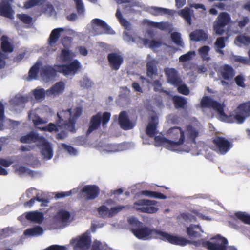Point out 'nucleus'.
<instances>
[{
    "label": "nucleus",
    "mask_w": 250,
    "mask_h": 250,
    "mask_svg": "<svg viewBox=\"0 0 250 250\" xmlns=\"http://www.w3.org/2000/svg\"><path fill=\"white\" fill-rule=\"evenodd\" d=\"M111 149H107L106 150L109 152H116L123 151L125 149L123 144L112 145Z\"/></svg>",
    "instance_id": "603ef678"
},
{
    "label": "nucleus",
    "mask_w": 250,
    "mask_h": 250,
    "mask_svg": "<svg viewBox=\"0 0 250 250\" xmlns=\"http://www.w3.org/2000/svg\"><path fill=\"white\" fill-rule=\"evenodd\" d=\"M45 0H29L26 1L24 3V8L25 9H29L35 6L42 4Z\"/></svg>",
    "instance_id": "49530a36"
},
{
    "label": "nucleus",
    "mask_w": 250,
    "mask_h": 250,
    "mask_svg": "<svg viewBox=\"0 0 250 250\" xmlns=\"http://www.w3.org/2000/svg\"><path fill=\"white\" fill-rule=\"evenodd\" d=\"M38 146L41 149V154L44 159L49 160L52 158L53 155L52 146L44 137L43 141H40Z\"/></svg>",
    "instance_id": "2eb2a0df"
},
{
    "label": "nucleus",
    "mask_w": 250,
    "mask_h": 250,
    "mask_svg": "<svg viewBox=\"0 0 250 250\" xmlns=\"http://www.w3.org/2000/svg\"><path fill=\"white\" fill-rule=\"evenodd\" d=\"M190 38L194 41H206L208 38V35L203 30H199L191 33Z\"/></svg>",
    "instance_id": "473e14b6"
},
{
    "label": "nucleus",
    "mask_w": 250,
    "mask_h": 250,
    "mask_svg": "<svg viewBox=\"0 0 250 250\" xmlns=\"http://www.w3.org/2000/svg\"><path fill=\"white\" fill-rule=\"evenodd\" d=\"M235 215L244 223L250 224V215L246 212H238L235 214Z\"/></svg>",
    "instance_id": "09e8293b"
},
{
    "label": "nucleus",
    "mask_w": 250,
    "mask_h": 250,
    "mask_svg": "<svg viewBox=\"0 0 250 250\" xmlns=\"http://www.w3.org/2000/svg\"><path fill=\"white\" fill-rule=\"evenodd\" d=\"M67 248L66 246H59L57 245H54L49 246L47 248L43 250H67Z\"/></svg>",
    "instance_id": "0e129e2a"
},
{
    "label": "nucleus",
    "mask_w": 250,
    "mask_h": 250,
    "mask_svg": "<svg viewBox=\"0 0 250 250\" xmlns=\"http://www.w3.org/2000/svg\"><path fill=\"white\" fill-rule=\"evenodd\" d=\"M157 61L153 59L150 55L147 58V75L148 77L153 79L158 76L156 67Z\"/></svg>",
    "instance_id": "a211bd4d"
},
{
    "label": "nucleus",
    "mask_w": 250,
    "mask_h": 250,
    "mask_svg": "<svg viewBox=\"0 0 250 250\" xmlns=\"http://www.w3.org/2000/svg\"><path fill=\"white\" fill-rule=\"evenodd\" d=\"M157 203L155 200L141 199L134 203L133 208L144 213H154L158 210Z\"/></svg>",
    "instance_id": "0eeeda50"
},
{
    "label": "nucleus",
    "mask_w": 250,
    "mask_h": 250,
    "mask_svg": "<svg viewBox=\"0 0 250 250\" xmlns=\"http://www.w3.org/2000/svg\"><path fill=\"white\" fill-rule=\"evenodd\" d=\"M181 217L186 221H192L195 219V217L189 213H183Z\"/></svg>",
    "instance_id": "774afa93"
},
{
    "label": "nucleus",
    "mask_w": 250,
    "mask_h": 250,
    "mask_svg": "<svg viewBox=\"0 0 250 250\" xmlns=\"http://www.w3.org/2000/svg\"><path fill=\"white\" fill-rule=\"evenodd\" d=\"M107 245L98 240H95L92 245V250H106Z\"/></svg>",
    "instance_id": "3c124183"
},
{
    "label": "nucleus",
    "mask_w": 250,
    "mask_h": 250,
    "mask_svg": "<svg viewBox=\"0 0 250 250\" xmlns=\"http://www.w3.org/2000/svg\"><path fill=\"white\" fill-rule=\"evenodd\" d=\"M12 1V0H9ZM14 11L5 0H1L0 3V15L9 18H13Z\"/></svg>",
    "instance_id": "5701e85b"
},
{
    "label": "nucleus",
    "mask_w": 250,
    "mask_h": 250,
    "mask_svg": "<svg viewBox=\"0 0 250 250\" xmlns=\"http://www.w3.org/2000/svg\"><path fill=\"white\" fill-rule=\"evenodd\" d=\"M216 47V51L219 54H224V52L222 50L225 47V38L224 37H219L217 39L214 43Z\"/></svg>",
    "instance_id": "58836bf2"
},
{
    "label": "nucleus",
    "mask_w": 250,
    "mask_h": 250,
    "mask_svg": "<svg viewBox=\"0 0 250 250\" xmlns=\"http://www.w3.org/2000/svg\"><path fill=\"white\" fill-rule=\"evenodd\" d=\"M15 172L19 175H26L31 173V171L26 167L20 165H15L14 166Z\"/></svg>",
    "instance_id": "79ce46f5"
},
{
    "label": "nucleus",
    "mask_w": 250,
    "mask_h": 250,
    "mask_svg": "<svg viewBox=\"0 0 250 250\" xmlns=\"http://www.w3.org/2000/svg\"><path fill=\"white\" fill-rule=\"evenodd\" d=\"M81 85L85 88H89L91 86L92 83L91 81L87 78H83L80 82Z\"/></svg>",
    "instance_id": "680f3d73"
},
{
    "label": "nucleus",
    "mask_w": 250,
    "mask_h": 250,
    "mask_svg": "<svg viewBox=\"0 0 250 250\" xmlns=\"http://www.w3.org/2000/svg\"><path fill=\"white\" fill-rule=\"evenodd\" d=\"M36 201H38L39 202H42L43 203H46V200L40 199L39 197H37L36 198H32L29 201L25 203L24 206L25 207H31V206H33V205L34 204Z\"/></svg>",
    "instance_id": "e2e57ef3"
},
{
    "label": "nucleus",
    "mask_w": 250,
    "mask_h": 250,
    "mask_svg": "<svg viewBox=\"0 0 250 250\" xmlns=\"http://www.w3.org/2000/svg\"><path fill=\"white\" fill-rule=\"evenodd\" d=\"M142 194L146 196H149L151 197H154L159 199H165L166 198V196L164 194L158 193L156 192H152L147 190L143 191L141 192Z\"/></svg>",
    "instance_id": "c03bdc74"
},
{
    "label": "nucleus",
    "mask_w": 250,
    "mask_h": 250,
    "mask_svg": "<svg viewBox=\"0 0 250 250\" xmlns=\"http://www.w3.org/2000/svg\"><path fill=\"white\" fill-rule=\"evenodd\" d=\"M204 231L199 225L191 224L187 228V233L191 238H196L201 236Z\"/></svg>",
    "instance_id": "a878e982"
},
{
    "label": "nucleus",
    "mask_w": 250,
    "mask_h": 250,
    "mask_svg": "<svg viewBox=\"0 0 250 250\" xmlns=\"http://www.w3.org/2000/svg\"><path fill=\"white\" fill-rule=\"evenodd\" d=\"M125 208V206H119L108 209L106 206H102L98 208V212L99 215L101 217H111L116 215L118 212L120 211Z\"/></svg>",
    "instance_id": "f3484780"
},
{
    "label": "nucleus",
    "mask_w": 250,
    "mask_h": 250,
    "mask_svg": "<svg viewBox=\"0 0 250 250\" xmlns=\"http://www.w3.org/2000/svg\"><path fill=\"white\" fill-rule=\"evenodd\" d=\"M116 17L118 19L121 24L124 27L125 30L129 31L131 29V25L129 22L125 19L123 18L119 8L117 10L116 13Z\"/></svg>",
    "instance_id": "e433bc0d"
},
{
    "label": "nucleus",
    "mask_w": 250,
    "mask_h": 250,
    "mask_svg": "<svg viewBox=\"0 0 250 250\" xmlns=\"http://www.w3.org/2000/svg\"><path fill=\"white\" fill-rule=\"evenodd\" d=\"M91 244L90 233L88 231L78 236L70 241V244L74 250H85L89 248Z\"/></svg>",
    "instance_id": "1a4fd4ad"
},
{
    "label": "nucleus",
    "mask_w": 250,
    "mask_h": 250,
    "mask_svg": "<svg viewBox=\"0 0 250 250\" xmlns=\"http://www.w3.org/2000/svg\"><path fill=\"white\" fill-rule=\"evenodd\" d=\"M41 63L38 61L29 72L28 80L36 79L37 71L42 80L46 82L52 80L55 77L56 72H59L65 76L74 75L81 67L80 62L75 60L69 65H54V67L44 66L40 68Z\"/></svg>",
    "instance_id": "f03ea898"
},
{
    "label": "nucleus",
    "mask_w": 250,
    "mask_h": 250,
    "mask_svg": "<svg viewBox=\"0 0 250 250\" xmlns=\"http://www.w3.org/2000/svg\"><path fill=\"white\" fill-rule=\"evenodd\" d=\"M82 191L85 193L87 199H94L98 195L99 189L95 186H86L82 190Z\"/></svg>",
    "instance_id": "cd10ccee"
},
{
    "label": "nucleus",
    "mask_w": 250,
    "mask_h": 250,
    "mask_svg": "<svg viewBox=\"0 0 250 250\" xmlns=\"http://www.w3.org/2000/svg\"><path fill=\"white\" fill-rule=\"evenodd\" d=\"M77 9V12L79 14H83L84 12V7L83 3L82 0H74Z\"/></svg>",
    "instance_id": "4d7b16f0"
},
{
    "label": "nucleus",
    "mask_w": 250,
    "mask_h": 250,
    "mask_svg": "<svg viewBox=\"0 0 250 250\" xmlns=\"http://www.w3.org/2000/svg\"><path fill=\"white\" fill-rule=\"evenodd\" d=\"M26 218L31 222L40 224L43 220V214L38 211H30L25 213Z\"/></svg>",
    "instance_id": "c85d7f7f"
},
{
    "label": "nucleus",
    "mask_w": 250,
    "mask_h": 250,
    "mask_svg": "<svg viewBox=\"0 0 250 250\" xmlns=\"http://www.w3.org/2000/svg\"><path fill=\"white\" fill-rule=\"evenodd\" d=\"M178 87V91L179 93L187 95L189 93V90L185 84H180Z\"/></svg>",
    "instance_id": "bf43d9fd"
},
{
    "label": "nucleus",
    "mask_w": 250,
    "mask_h": 250,
    "mask_svg": "<svg viewBox=\"0 0 250 250\" xmlns=\"http://www.w3.org/2000/svg\"><path fill=\"white\" fill-rule=\"evenodd\" d=\"M195 55V52L189 51L187 53L181 55L179 57L180 62H186L190 60Z\"/></svg>",
    "instance_id": "864d4df0"
},
{
    "label": "nucleus",
    "mask_w": 250,
    "mask_h": 250,
    "mask_svg": "<svg viewBox=\"0 0 250 250\" xmlns=\"http://www.w3.org/2000/svg\"><path fill=\"white\" fill-rule=\"evenodd\" d=\"M231 22L229 14L226 12H221L213 22V30L217 35H222L225 31L224 27Z\"/></svg>",
    "instance_id": "6e6552de"
},
{
    "label": "nucleus",
    "mask_w": 250,
    "mask_h": 250,
    "mask_svg": "<svg viewBox=\"0 0 250 250\" xmlns=\"http://www.w3.org/2000/svg\"><path fill=\"white\" fill-rule=\"evenodd\" d=\"M66 31L67 29L64 28H58L53 29L48 39V43L51 45H54L58 41L59 38Z\"/></svg>",
    "instance_id": "412c9836"
},
{
    "label": "nucleus",
    "mask_w": 250,
    "mask_h": 250,
    "mask_svg": "<svg viewBox=\"0 0 250 250\" xmlns=\"http://www.w3.org/2000/svg\"><path fill=\"white\" fill-rule=\"evenodd\" d=\"M195 246H202L208 250H237L234 246H229L226 248L227 240L218 235L211 239L210 241H205L203 239L198 241H190V243Z\"/></svg>",
    "instance_id": "423d86ee"
},
{
    "label": "nucleus",
    "mask_w": 250,
    "mask_h": 250,
    "mask_svg": "<svg viewBox=\"0 0 250 250\" xmlns=\"http://www.w3.org/2000/svg\"><path fill=\"white\" fill-rule=\"evenodd\" d=\"M108 59L111 67L115 70L119 69L123 62L122 56L117 53L109 54L108 56Z\"/></svg>",
    "instance_id": "6ab92c4d"
},
{
    "label": "nucleus",
    "mask_w": 250,
    "mask_h": 250,
    "mask_svg": "<svg viewBox=\"0 0 250 250\" xmlns=\"http://www.w3.org/2000/svg\"><path fill=\"white\" fill-rule=\"evenodd\" d=\"M147 11L150 13L154 15H160L164 14H171V11L166 8L157 7H151L148 8Z\"/></svg>",
    "instance_id": "c9c22d12"
},
{
    "label": "nucleus",
    "mask_w": 250,
    "mask_h": 250,
    "mask_svg": "<svg viewBox=\"0 0 250 250\" xmlns=\"http://www.w3.org/2000/svg\"><path fill=\"white\" fill-rule=\"evenodd\" d=\"M172 41L177 45L183 46V43L181 40V34L177 32H173L171 34Z\"/></svg>",
    "instance_id": "8fccbe9b"
},
{
    "label": "nucleus",
    "mask_w": 250,
    "mask_h": 250,
    "mask_svg": "<svg viewBox=\"0 0 250 250\" xmlns=\"http://www.w3.org/2000/svg\"><path fill=\"white\" fill-rule=\"evenodd\" d=\"M36 110L31 111L28 118L34 125L39 129L43 131H48L52 132L62 130V132L58 134V138L62 139L67 135L66 131L74 132L75 124L76 120L81 115L82 109L81 107H76L67 110L60 109L57 113L58 120L57 123V126L54 124L50 123L48 125L41 127L40 125L47 123L46 119L40 118L36 113Z\"/></svg>",
    "instance_id": "f257e3e1"
},
{
    "label": "nucleus",
    "mask_w": 250,
    "mask_h": 250,
    "mask_svg": "<svg viewBox=\"0 0 250 250\" xmlns=\"http://www.w3.org/2000/svg\"><path fill=\"white\" fill-rule=\"evenodd\" d=\"M209 50L210 47L208 46H204L199 49L198 53L203 60H208L209 59Z\"/></svg>",
    "instance_id": "a19ab883"
},
{
    "label": "nucleus",
    "mask_w": 250,
    "mask_h": 250,
    "mask_svg": "<svg viewBox=\"0 0 250 250\" xmlns=\"http://www.w3.org/2000/svg\"><path fill=\"white\" fill-rule=\"evenodd\" d=\"M165 73L167 77V82L170 84L174 86H178L182 83V81L175 69L167 68L165 69Z\"/></svg>",
    "instance_id": "dca6fc26"
},
{
    "label": "nucleus",
    "mask_w": 250,
    "mask_h": 250,
    "mask_svg": "<svg viewBox=\"0 0 250 250\" xmlns=\"http://www.w3.org/2000/svg\"><path fill=\"white\" fill-rule=\"evenodd\" d=\"M1 47L2 50L5 52H11L13 50V45L9 39L5 36H2L1 38Z\"/></svg>",
    "instance_id": "72a5a7b5"
},
{
    "label": "nucleus",
    "mask_w": 250,
    "mask_h": 250,
    "mask_svg": "<svg viewBox=\"0 0 250 250\" xmlns=\"http://www.w3.org/2000/svg\"><path fill=\"white\" fill-rule=\"evenodd\" d=\"M64 88L65 85L63 82H58L46 90V95L53 97L58 96L63 92Z\"/></svg>",
    "instance_id": "4be33fe9"
},
{
    "label": "nucleus",
    "mask_w": 250,
    "mask_h": 250,
    "mask_svg": "<svg viewBox=\"0 0 250 250\" xmlns=\"http://www.w3.org/2000/svg\"><path fill=\"white\" fill-rule=\"evenodd\" d=\"M111 114L109 112H104L103 114L99 113L93 116L91 120L90 126L87 133L89 134L93 131L96 130L100 126L101 121L103 127H105L106 124L109 122Z\"/></svg>",
    "instance_id": "9d476101"
},
{
    "label": "nucleus",
    "mask_w": 250,
    "mask_h": 250,
    "mask_svg": "<svg viewBox=\"0 0 250 250\" xmlns=\"http://www.w3.org/2000/svg\"><path fill=\"white\" fill-rule=\"evenodd\" d=\"M70 214L69 212L62 210L58 212L55 216V221L58 223L64 225L69 221Z\"/></svg>",
    "instance_id": "7c9ffc66"
},
{
    "label": "nucleus",
    "mask_w": 250,
    "mask_h": 250,
    "mask_svg": "<svg viewBox=\"0 0 250 250\" xmlns=\"http://www.w3.org/2000/svg\"><path fill=\"white\" fill-rule=\"evenodd\" d=\"M201 104L202 107L213 108L217 111L220 120L228 123L236 122L241 124L250 115V101L240 104L236 109L235 113L230 116H228L224 113L223 106L221 104L209 97H204L201 101Z\"/></svg>",
    "instance_id": "7ed1b4c3"
},
{
    "label": "nucleus",
    "mask_w": 250,
    "mask_h": 250,
    "mask_svg": "<svg viewBox=\"0 0 250 250\" xmlns=\"http://www.w3.org/2000/svg\"><path fill=\"white\" fill-rule=\"evenodd\" d=\"M78 192V188H74L72 190H71L69 191L66 192H61L60 193H58L56 195V197L57 198H62V197H64L66 196H69L71 195L72 194L76 193Z\"/></svg>",
    "instance_id": "6e6d98bb"
},
{
    "label": "nucleus",
    "mask_w": 250,
    "mask_h": 250,
    "mask_svg": "<svg viewBox=\"0 0 250 250\" xmlns=\"http://www.w3.org/2000/svg\"><path fill=\"white\" fill-rule=\"evenodd\" d=\"M234 60L237 62L243 63L247 64L249 62L248 60L246 57H244L240 56H235L234 57Z\"/></svg>",
    "instance_id": "69168bd1"
},
{
    "label": "nucleus",
    "mask_w": 250,
    "mask_h": 250,
    "mask_svg": "<svg viewBox=\"0 0 250 250\" xmlns=\"http://www.w3.org/2000/svg\"><path fill=\"white\" fill-rule=\"evenodd\" d=\"M235 82L236 84L242 87H245V84L244 83V78L242 76H237L235 79Z\"/></svg>",
    "instance_id": "338daca9"
},
{
    "label": "nucleus",
    "mask_w": 250,
    "mask_h": 250,
    "mask_svg": "<svg viewBox=\"0 0 250 250\" xmlns=\"http://www.w3.org/2000/svg\"><path fill=\"white\" fill-rule=\"evenodd\" d=\"M235 43L239 46L242 45L248 46L250 45V37L245 35H240L236 37Z\"/></svg>",
    "instance_id": "4c0bfd02"
},
{
    "label": "nucleus",
    "mask_w": 250,
    "mask_h": 250,
    "mask_svg": "<svg viewBox=\"0 0 250 250\" xmlns=\"http://www.w3.org/2000/svg\"><path fill=\"white\" fill-rule=\"evenodd\" d=\"M186 134L187 135L186 145H188V148L183 149V151L188 152L190 150V143L195 141V139L198 136V132L191 126H188L186 131Z\"/></svg>",
    "instance_id": "393cba45"
},
{
    "label": "nucleus",
    "mask_w": 250,
    "mask_h": 250,
    "mask_svg": "<svg viewBox=\"0 0 250 250\" xmlns=\"http://www.w3.org/2000/svg\"><path fill=\"white\" fill-rule=\"evenodd\" d=\"M28 98L25 96L17 95L9 101V109L12 111H18L23 107L24 104L27 102Z\"/></svg>",
    "instance_id": "4468645a"
},
{
    "label": "nucleus",
    "mask_w": 250,
    "mask_h": 250,
    "mask_svg": "<svg viewBox=\"0 0 250 250\" xmlns=\"http://www.w3.org/2000/svg\"><path fill=\"white\" fill-rule=\"evenodd\" d=\"M128 221L129 224L131 225L132 226L139 227L142 224V223L139 222L136 218L133 216L129 217L128 219Z\"/></svg>",
    "instance_id": "052dcab7"
},
{
    "label": "nucleus",
    "mask_w": 250,
    "mask_h": 250,
    "mask_svg": "<svg viewBox=\"0 0 250 250\" xmlns=\"http://www.w3.org/2000/svg\"><path fill=\"white\" fill-rule=\"evenodd\" d=\"M43 233V230L42 228L39 226L31 228L26 230L24 234L27 236H38Z\"/></svg>",
    "instance_id": "f704fd0d"
},
{
    "label": "nucleus",
    "mask_w": 250,
    "mask_h": 250,
    "mask_svg": "<svg viewBox=\"0 0 250 250\" xmlns=\"http://www.w3.org/2000/svg\"><path fill=\"white\" fill-rule=\"evenodd\" d=\"M116 1L118 3H127V5L125 6V12L127 11H131L132 9L131 8L134 6V3L131 1L130 0H116Z\"/></svg>",
    "instance_id": "5fc2aeb1"
},
{
    "label": "nucleus",
    "mask_w": 250,
    "mask_h": 250,
    "mask_svg": "<svg viewBox=\"0 0 250 250\" xmlns=\"http://www.w3.org/2000/svg\"><path fill=\"white\" fill-rule=\"evenodd\" d=\"M173 100L176 108L182 107L187 103L186 99L180 96H174Z\"/></svg>",
    "instance_id": "a18cd8bd"
},
{
    "label": "nucleus",
    "mask_w": 250,
    "mask_h": 250,
    "mask_svg": "<svg viewBox=\"0 0 250 250\" xmlns=\"http://www.w3.org/2000/svg\"><path fill=\"white\" fill-rule=\"evenodd\" d=\"M123 39L125 41L128 42H135L136 43H138L139 42H143L144 44L146 46H148L153 50L158 48L161 45V43L160 42L155 41H149L147 40L142 39L140 38H137L136 39L133 38L132 37L130 36L126 31L124 33Z\"/></svg>",
    "instance_id": "f8f14e48"
},
{
    "label": "nucleus",
    "mask_w": 250,
    "mask_h": 250,
    "mask_svg": "<svg viewBox=\"0 0 250 250\" xmlns=\"http://www.w3.org/2000/svg\"><path fill=\"white\" fill-rule=\"evenodd\" d=\"M119 123L120 126L123 129L128 130L132 129L134 126V123L130 121L125 112H121L119 117Z\"/></svg>",
    "instance_id": "aec40b11"
},
{
    "label": "nucleus",
    "mask_w": 250,
    "mask_h": 250,
    "mask_svg": "<svg viewBox=\"0 0 250 250\" xmlns=\"http://www.w3.org/2000/svg\"><path fill=\"white\" fill-rule=\"evenodd\" d=\"M91 26L95 35L104 33L113 34V31L103 20L94 19L91 21Z\"/></svg>",
    "instance_id": "9b49d317"
},
{
    "label": "nucleus",
    "mask_w": 250,
    "mask_h": 250,
    "mask_svg": "<svg viewBox=\"0 0 250 250\" xmlns=\"http://www.w3.org/2000/svg\"><path fill=\"white\" fill-rule=\"evenodd\" d=\"M35 99L38 101L43 100L46 95V91L43 88H37L33 91Z\"/></svg>",
    "instance_id": "ea45409f"
},
{
    "label": "nucleus",
    "mask_w": 250,
    "mask_h": 250,
    "mask_svg": "<svg viewBox=\"0 0 250 250\" xmlns=\"http://www.w3.org/2000/svg\"><path fill=\"white\" fill-rule=\"evenodd\" d=\"M75 55L66 49L62 50L60 58L63 62H66L70 60Z\"/></svg>",
    "instance_id": "37998d69"
},
{
    "label": "nucleus",
    "mask_w": 250,
    "mask_h": 250,
    "mask_svg": "<svg viewBox=\"0 0 250 250\" xmlns=\"http://www.w3.org/2000/svg\"><path fill=\"white\" fill-rule=\"evenodd\" d=\"M62 148L65 149L71 155L74 156L78 154L77 150L72 146H68L64 144H62Z\"/></svg>",
    "instance_id": "13d9d810"
},
{
    "label": "nucleus",
    "mask_w": 250,
    "mask_h": 250,
    "mask_svg": "<svg viewBox=\"0 0 250 250\" xmlns=\"http://www.w3.org/2000/svg\"><path fill=\"white\" fill-rule=\"evenodd\" d=\"M185 132L180 127H171L167 131L169 139L158 136L155 138V146H163L170 151L180 150V146L185 141Z\"/></svg>",
    "instance_id": "39448f33"
},
{
    "label": "nucleus",
    "mask_w": 250,
    "mask_h": 250,
    "mask_svg": "<svg viewBox=\"0 0 250 250\" xmlns=\"http://www.w3.org/2000/svg\"><path fill=\"white\" fill-rule=\"evenodd\" d=\"M178 14L182 17L189 25L192 23L191 16L192 11L188 7H185L178 12Z\"/></svg>",
    "instance_id": "2f4dec72"
},
{
    "label": "nucleus",
    "mask_w": 250,
    "mask_h": 250,
    "mask_svg": "<svg viewBox=\"0 0 250 250\" xmlns=\"http://www.w3.org/2000/svg\"><path fill=\"white\" fill-rule=\"evenodd\" d=\"M213 142L217 146V152L219 154H225L231 147L230 143L223 137H216Z\"/></svg>",
    "instance_id": "ddd939ff"
},
{
    "label": "nucleus",
    "mask_w": 250,
    "mask_h": 250,
    "mask_svg": "<svg viewBox=\"0 0 250 250\" xmlns=\"http://www.w3.org/2000/svg\"><path fill=\"white\" fill-rule=\"evenodd\" d=\"M131 231L136 238L143 240L157 238L182 246L190 243V240L184 237L172 236L165 232L152 229L146 226H140L137 228L132 229Z\"/></svg>",
    "instance_id": "20e7f679"
},
{
    "label": "nucleus",
    "mask_w": 250,
    "mask_h": 250,
    "mask_svg": "<svg viewBox=\"0 0 250 250\" xmlns=\"http://www.w3.org/2000/svg\"><path fill=\"white\" fill-rule=\"evenodd\" d=\"M158 123V117L155 115H152L146 129V134L149 136L153 137L157 133L156 128Z\"/></svg>",
    "instance_id": "bb28decb"
},
{
    "label": "nucleus",
    "mask_w": 250,
    "mask_h": 250,
    "mask_svg": "<svg viewBox=\"0 0 250 250\" xmlns=\"http://www.w3.org/2000/svg\"><path fill=\"white\" fill-rule=\"evenodd\" d=\"M17 17L24 24L30 25L33 23L32 18L26 14H18Z\"/></svg>",
    "instance_id": "de8ad7c7"
},
{
    "label": "nucleus",
    "mask_w": 250,
    "mask_h": 250,
    "mask_svg": "<svg viewBox=\"0 0 250 250\" xmlns=\"http://www.w3.org/2000/svg\"><path fill=\"white\" fill-rule=\"evenodd\" d=\"M21 141L24 143L35 142L38 145L40 141H43V137L40 136L38 133L32 132L27 135L21 137Z\"/></svg>",
    "instance_id": "b1692460"
},
{
    "label": "nucleus",
    "mask_w": 250,
    "mask_h": 250,
    "mask_svg": "<svg viewBox=\"0 0 250 250\" xmlns=\"http://www.w3.org/2000/svg\"><path fill=\"white\" fill-rule=\"evenodd\" d=\"M219 71L222 78L225 80H229L234 75L233 69L229 65L225 64L221 66Z\"/></svg>",
    "instance_id": "c756f323"
}]
</instances>
